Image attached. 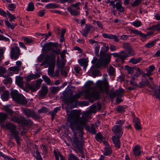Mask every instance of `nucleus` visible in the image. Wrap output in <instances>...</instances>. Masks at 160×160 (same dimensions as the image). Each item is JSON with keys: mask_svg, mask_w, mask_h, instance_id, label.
Segmentation results:
<instances>
[{"mask_svg": "<svg viewBox=\"0 0 160 160\" xmlns=\"http://www.w3.org/2000/svg\"><path fill=\"white\" fill-rule=\"evenodd\" d=\"M68 120L70 123L69 126L72 131L78 130L80 132V136L82 137V129L85 125L86 120L83 117L79 118L80 113L75 110H72L67 112Z\"/></svg>", "mask_w": 160, "mask_h": 160, "instance_id": "1", "label": "nucleus"}, {"mask_svg": "<svg viewBox=\"0 0 160 160\" xmlns=\"http://www.w3.org/2000/svg\"><path fill=\"white\" fill-rule=\"evenodd\" d=\"M97 84L99 91H94L92 96L95 99H98L99 97L100 93L103 92L104 91L106 93H108V83L107 82H102L99 81L97 82Z\"/></svg>", "mask_w": 160, "mask_h": 160, "instance_id": "2", "label": "nucleus"}, {"mask_svg": "<svg viewBox=\"0 0 160 160\" xmlns=\"http://www.w3.org/2000/svg\"><path fill=\"white\" fill-rule=\"evenodd\" d=\"M100 57L97 62L95 67L98 68L102 65H105L108 64L110 60V55L107 54L104 52H100Z\"/></svg>", "mask_w": 160, "mask_h": 160, "instance_id": "3", "label": "nucleus"}, {"mask_svg": "<svg viewBox=\"0 0 160 160\" xmlns=\"http://www.w3.org/2000/svg\"><path fill=\"white\" fill-rule=\"evenodd\" d=\"M50 58V56H47L46 57L45 60L44 62L46 63H49V59L50 60L49 66L48 71V74L51 77H55V75H54V70L55 64L54 60L55 58L53 56H52L51 58Z\"/></svg>", "mask_w": 160, "mask_h": 160, "instance_id": "4", "label": "nucleus"}, {"mask_svg": "<svg viewBox=\"0 0 160 160\" xmlns=\"http://www.w3.org/2000/svg\"><path fill=\"white\" fill-rule=\"evenodd\" d=\"M5 127L7 129L9 130L11 133L14 136V138L17 139H18V135L19 132L16 130V127L13 124L8 122L5 125Z\"/></svg>", "mask_w": 160, "mask_h": 160, "instance_id": "5", "label": "nucleus"}, {"mask_svg": "<svg viewBox=\"0 0 160 160\" xmlns=\"http://www.w3.org/2000/svg\"><path fill=\"white\" fill-rule=\"evenodd\" d=\"M20 51L19 48L14 47L11 49L10 56L12 59L16 60L18 58L20 54Z\"/></svg>", "mask_w": 160, "mask_h": 160, "instance_id": "6", "label": "nucleus"}, {"mask_svg": "<svg viewBox=\"0 0 160 160\" xmlns=\"http://www.w3.org/2000/svg\"><path fill=\"white\" fill-rule=\"evenodd\" d=\"M115 57H117L120 59L122 62H123L124 60L129 57L127 53L124 51H122L119 53H114L112 54Z\"/></svg>", "mask_w": 160, "mask_h": 160, "instance_id": "7", "label": "nucleus"}, {"mask_svg": "<svg viewBox=\"0 0 160 160\" xmlns=\"http://www.w3.org/2000/svg\"><path fill=\"white\" fill-rule=\"evenodd\" d=\"M124 92L123 89L119 88L115 92H113V91H111L109 94L111 98H114L116 96L120 97L122 96Z\"/></svg>", "mask_w": 160, "mask_h": 160, "instance_id": "8", "label": "nucleus"}, {"mask_svg": "<svg viewBox=\"0 0 160 160\" xmlns=\"http://www.w3.org/2000/svg\"><path fill=\"white\" fill-rule=\"evenodd\" d=\"M112 130L114 134L118 137H121L123 133L121 127L120 125H115L112 128Z\"/></svg>", "mask_w": 160, "mask_h": 160, "instance_id": "9", "label": "nucleus"}, {"mask_svg": "<svg viewBox=\"0 0 160 160\" xmlns=\"http://www.w3.org/2000/svg\"><path fill=\"white\" fill-rule=\"evenodd\" d=\"M9 118L11 121L18 123H24L25 122V118L22 117H18L16 116H11Z\"/></svg>", "mask_w": 160, "mask_h": 160, "instance_id": "10", "label": "nucleus"}, {"mask_svg": "<svg viewBox=\"0 0 160 160\" xmlns=\"http://www.w3.org/2000/svg\"><path fill=\"white\" fill-rule=\"evenodd\" d=\"M22 110L23 113L28 117H33L36 115L34 112L32 110L22 108Z\"/></svg>", "mask_w": 160, "mask_h": 160, "instance_id": "11", "label": "nucleus"}, {"mask_svg": "<svg viewBox=\"0 0 160 160\" xmlns=\"http://www.w3.org/2000/svg\"><path fill=\"white\" fill-rule=\"evenodd\" d=\"M103 143L105 145L104 155L106 156H108L111 153V148L108 145L107 141H104Z\"/></svg>", "mask_w": 160, "mask_h": 160, "instance_id": "12", "label": "nucleus"}, {"mask_svg": "<svg viewBox=\"0 0 160 160\" xmlns=\"http://www.w3.org/2000/svg\"><path fill=\"white\" fill-rule=\"evenodd\" d=\"M48 91V87L46 86L43 85L41 90L39 91V94L40 96L43 97L47 94Z\"/></svg>", "mask_w": 160, "mask_h": 160, "instance_id": "13", "label": "nucleus"}, {"mask_svg": "<svg viewBox=\"0 0 160 160\" xmlns=\"http://www.w3.org/2000/svg\"><path fill=\"white\" fill-rule=\"evenodd\" d=\"M88 61L86 59L81 58L78 60L80 65L83 67V69L86 70V68L88 65Z\"/></svg>", "mask_w": 160, "mask_h": 160, "instance_id": "14", "label": "nucleus"}, {"mask_svg": "<svg viewBox=\"0 0 160 160\" xmlns=\"http://www.w3.org/2000/svg\"><path fill=\"white\" fill-rule=\"evenodd\" d=\"M20 94L16 90L12 89L11 90V95L12 98L15 101L18 100V98Z\"/></svg>", "mask_w": 160, "mask_h": 160, "instance_id": "15", "label": "nucleus"}, {"mask_svg": "<svg viewBox=\"0 0 160 160\" xmlns=\"http://www.w3.org/2000/svg\"><path fill=\"white\" fill-rule=\"evenodd\" d=\"M91 28V25L89 24H87L85 25V27L83 30V32H81L83 36L87 37V34L89 32Z\"/></svg>", "mask_w": 160, "mask_h": 160, "instance_id": "16", "label": "nucleus"}, {"mask_svg": "<svg viewBox=\"0 0 160 160\" xmlns=\"http://www.w3.org/2000/svg\"><path fill=\"white\" fill-rule=\"evenodd\" d=\"M133 122L134 123V127L135 128L139 130L141 129V126L140 125V120L137 117H135L133 118Z\"/></svg>", "mask_w": 160, "mask_h": 160, "instance_id": "17", "label": "nucleus"}, {"mask_svg": "<svg viewBox=\"0 0 160 160\" xmlns=\"http://www.w3.org/2000/svg\"><path fill=\"white\" fill-rule=\"evenodd\" d=\"M8 70L11 74H17L20 70V69L19 67L14 66L9 68Z\"/></svg>", "mask_w": 160, "mask_h": 160, "instance_id": "18", "label": "nucleus"}, {"mask_svg": "<svg viewBox=\"0 0 160 160\" xmlns=\"http://www.w3.org/2000/svg\"><path fill=\"white\" fill-rule=\"evenodd\" d=\"M18 100L15 101L22 104H26L27 103V100L25 98L22 94L19 95V97L18 98Z\"/></svg>", "mask_w": 160, "mask_h": 160, "instance_id": "19", "label": "nucleus"}, {"mask_svg": "<svg viewBox=\"0 0 160 160\" xmlns=\"http://www.w3.org/2000/svg\"><path fill=\"white\" fill-rule=\"evenodd\" d=\"M97 106H96L92 105L90 108L89 110L85 113V114L87 115L92 113H95L97 112Z\"/></svg>", "mask_w": 160, "mask_h": 160, "instance_id": "20", "label": "nucleus"}, {"mask_svg": "<svg viewBox=\"0 0 160 160\" xmlns=\"http://www.w3.org/2000/svg\"><path fill=\"white\" fill-rule=\"evenodd\" d=\"M133 152L134 155L135 156H137L140 155L141 151L140 150L139 145H137L135 146L133 148Z\"/></svg>", "mask_w": 160, "mask_h": 160, "instance_id": "21", "label": "nucleus"}, {"mask_svg": "<svg viewBox=\"0 0 160 160\" xmlns=\"http://www.w3.org/2000/svg\"><path fill=\"white\" fill-rule=\"evenodd\" d=\"M16 82L19 87H22L23 86V78L20 76H18L16 77Z\"/></svg>", "mask_w": 160, "mask_h": 160, "instance_id": "22", "label": "nucleus"}, {"mask_svg": "<svg viewBox=\"0 0 160 160\" xmlns=\"http://www.w3.org/2000/svg\"><path fill=\"white\" fill-rule=\"evenodd\" d=\"M73 136L72 137L73 142V145L78 148V145L80 143L78 138L76 136L75 134H74Z\"/></svg>", "mask_w": 160, "mask_h": 160, "instance_id": "23", "label": "nucleus"}, {"mask_svg": "<svg viewBox=\"0 0 160 160\" xmlns=\"http://www.w3.org/2000/svg\"><path fill=\"white\" fill-rule=\"evenodd\" d=\"M67 10L71 15L73 16H77L79 13V12L78 11L72 9L71 7H68L67 8Z\"/></svg>", "mask_w": 160, "mask_h": 160, "instance_id": "24", "label": "nucleus"}, {"mask_svg": "<svg viewBox=\"0 0 160 160\" xmlns=\"http://www.w3.org/2000/svg\"><path fill=\"white\" fill-rule=\"evenodd\" d=\"M155 69V67L154 66L151 65L149 66V68L146 69L147 72L145 74V75L149 76L152 74V72Z\"/></svg>", "mask_w": 160, "mask_h": 160, "instance_id": "25", "label": "nucleus"}, {"mask_svg": "<svg viewBox=\"0 0 160 160\" xmlns=\"http://www.w3.org/2000/svg\"><path fill=\"white\" fill-rule=\"evenodd\" d=\"M112 141L116 147H117L118 148H120V142L119 141V139L118 138H116L115 136H112Z\"/></svg>", "mask_w": 160, "mask_h": 160, "instance_id": "26", "label": "nucleus"}, {"mask_svg": "<svg viewBox=\"0 0 160 160\" xmlns=\"http://www.w3.org/2000/svg\"><path fill=\"white\" fill-rule=\"evenodd\" d=\"M117 10L120 12H123L124 10V8L122 6L121 2H117L115 4Z\"/></svg>", "mask_w": 160, "mask_h": 160, "instance_id": "27", "label": "nucleus"}, {"mask_svg": "<svg viewBox=\"0 0 160 160\" xmlns=\"http://www.w3.org/2000/svg\"><path fill=\"white\" fill-rule=\"evenodd\" d=\"M142 60V58H132L130 59L129 60V62L133 64H136Z\"/></svg>", "mask_w": 160, "mask_h": 160, "instance_id": "28", "label": "nucleus"}, {"mask_svg": "<svg viewBox=\"0 0 160 160\" xmlns=\"http://www.w3.org/2000/svg\"><path fill=\"white\" fill-rule=\"evenodd\" d=\"M9 94L8 91H5L2 96V98L3 101L7 100L9 97Z\"/></svg>", "mask_w": 160, "mask_h": 160, "instance_id": "29", "label": "nucleus"}, {"mask_svg": "<svg viewBox=\"0 0 160 160\" xmlns=\"http://www.w3.org/2000/svg\"><path fill=\"white\" fill-rule=\"evenodd\" d=\"M66 50H63L62 52L60 53L61 57L62 58V65L63 66L65 65V60L64 59L65 56V54L66 52Z\"/></svg>", "mask_w": 160, "mask_h": 160, "instance_id": "30", "label": "nucleus"}, {"mask_svg": "<svg viewBox=\"0 0 160 160\" xmlns=\"http://www.w3.org/2000/svg\"><path fill=\"white\" fill-rule=\"evenodd\" d=\"M34 8V5L32 2H31L29 3L28 7L27 10L28 11H32Z\"/></svg>", "mask_w": 160, "mask_h": 160, "instance_id": "31", "label": "nucleus"}, {"mask_svg": "<svg viewBox=\"0 0 160 160\" xmlns=\"http://www.w3.org/2000/svg\"><path fill=\"white\" fill-rule=\"evenodd\" d=\"M7 69L3 66H0V76H3V75L6 73Z\"/></svg>", "mask_w": 160, "mask_h": 160, "instance_id": "32", "label": "nucleus"}, {"mask_svg": "<svg viewBox=\"0 0 160 160\" xmlns=\"http://www.w3.org/2000/svg\"><path fill=\"white\" fill-rule=\"evenodd\" d=\"M8 117L7 115L6 114L0 113V123L1 124L2 122H3Z\"/></svg>", "mask_w": 160, "mask_h": 160, "instance_id": "33", "label": "nucleus"}, {"mask_svg": "<svg viewBox=\"0 0 160 160\" xmlns=\"http://www.w3.org/2000/svg\"><path fill=\"white\" fill-rule=\"evenodd\" d=\"M125 69L129 74H132L133 73L134 68L133 67L126 66L125 67Z\"/></svg>", "mask_w": 160, "mask_h": 160, "instance_id": "34", "label": "nucleus"}, {"mask_svg": "<svg viewBox=\"0 0 160 160\" xmlns=\"http://www.w3.org/2000/svg\"><path fill=\"white\" fill-rule=\"evenodd\" d=\"M5 25L7 26L8 28H10L12 29H13L16 25V24L13 25L12 24H11L7 20H5Z\"/></svg>", "mask_w": 160, "mask_h": 160, "instance_id": "35", "label": "nucleus"}, {"mask_svg": "<svg viewBox=\"0 0 160 160\" xmlns=\"http://www.w3.org/2000/svg\"><path fill=\"white\" fill-rule=\"evenodd\" d=\"M132 25L136 27H139L142 25V23L139 20H136L132 23Z\"/></svg>", "mask_w": 160, "mask_h": 160, "instance_id": "36", "label": "nucleus"}, {"mask_svg": "<svg viewBox=\"0 0 160 160\" xmlns=\"http://www.w3.org/2000/svg\"><path fill=\"white\" fill-rule=\"evenodd\" d=\"M81 93L80 92H79L76 94L71 98V99L72 102H74L77 99L81 97Z\"/></svg>", "mask_w": 160, "mask_h": 160, "instance_id": "37", "label": "nucleus"}, {"mask_svg": "<svg viewBox=\"0 0 160 160\" xmlns=\"http://www.w3.org/2000/svg\"><path fill=\"white\" fill-rule=\"evenodd\" d=\"M57 45V44L56 43L50 42L45 44V47L46 48H49L48 49L49 50L50 49V48L51 47H56Z\"/></svg>", "mask_w": 160, "mask_h": 160, "instance_id": "38", "label": "nucleus"}, {"mask_svg": "<svg viewBox=\"0 0 160 160\" xmlns=\"http://www.w3.org/2000/svg\"><path fill=\"white\" fill-rule=\"evenodd\" d=\"M42 78L45 82L48 84L50 85L51 82L50 79L46 75H43L42 76Z\"/></svg>", "mask_w": 160, "mask_h": 160, "instance_id": "39", "label": "nucleus"}, {"mask_svg": "<svg viewBox=\"0 0 160 160\" xmlns=\"http://www.w3.org/2000/svg\"><path fill=\"white\" fill-rule=\"evenodd\" d=\"M156 44V42L154 41H153L151 42H148L147 44H146L145 45V47L146 48H149L152 47L153 46H154Z\"/></svg>", "mask_w": 160, "mask_h": 160, "instance_id": "40", "label": "nucleus"}, {"mask_svg": "<svg viewBox=\"0 0 160 160\" xmlns=\"http://www.w3.org/2000/svg\"><path fill=\"white\" fill-rule=\"evenodd\" d=\"M58 65L59 67L61 68V73L62 75L64 76H66L67 75V72L63 69V68L64 67V66H63L62 64H61V65L58 64Z\"/></svg>", "mask_w": 160, "mask_h": 160, "instance_id": "41", "label": "nucleus"}, {"mask_svg": "<svg viewBox=\"0 0 160 160\" xmlns=\"http://www.w3.org/2000/svg\"><path fill=\"white\" fill-rule=\"evenodd\" d=\"M81 3L80 2H78L75 4H72L71 5L70 7H74L75 8H76L77 10L80 9V6H81Z\"/></svg>", "mask_w": 160, "mask_h": 160, "instance_id": "42", "label": "nucleus"}, {"mask_svg": "<svg viewBox=\"0 0 160 160\" xmlns=\"http://www.w3.org/2000/svg\"><path fill=\"white\" fill-rule=\"evenodd\" d=\"M97 140L100 142L102 141V135L99 133H98L96 136Z\"/></svg>", "mask_w": 160, "mask_h": 160, "instance_id": "43", "label": "nucleus"}, {"mask_svg": "<svg viewBox=\"0 0 160 160\" xmlns=\"http://www.w3.org/2000/svg\"><path fill=\"white\" fill-rule=\"evenodd\" d=\"M4 109L10 115H12L13 113V112L7 106L5 107Z\"/></svg>", "mask_w": 160, "mask_h": 160, "instance_id": "44", "label": "nucleus"}, {"mask_svg": "<svg viewBox=\"0 0 160 160\" xmlns=\"http://www.w3.org/2000/svg\"><path fill=\"white\" fill-rule=\"evenodd\" d=\"M108 73L109 75H113L115 72L114 68L112 66H110L108 70Z\"/></svg>", "mask_w": 160, "mask_h": 160, "instance_id": "45", "label": "nucleus"}, {"mask_svg": "<svg viewBox=\"0 0 160 160\" xmlns=\"http://www.w3.org/2000/svg\"><path fill=\"white\" fill-rule=\"evenodd\" d=\"M46 7L48 8H54L58 7V6L53 3H49L47 5Z\"/></svg>", "mask_w": 160, "mask_h": 160, "instance_id": "46", "label": "nucleus"}, {"mask_svg": "<svg viewBox=\"0 0 160 160\" xmlns=\"http://www.w3.org/2000/svg\"><path fill=\"white\" fill-rule=\"evenodd\" d=\"M60 107H57L54 109L53 111L51 113L52 119H53L55 115L58 111L60 109Z\"/></svg>", "mask_w": 160, "mask_h": 160, "instance_id": "47", "label": "nucleus"}, {"mask_svg": "<svg viewBox=\"0 0 160 160\" xmlns=\"http://www.w3.org/2000/svg\"><path fill=\"white\" fill-rule=\"evenodd\" d=\"M16 8V5L13 3H10L8 4V8L9 10L13 11Z\"/></svg>", "mask_w": 160, "mask_h": 160, "instance_id": "48", "label": "nucleus"}, {"mask_svg": "<svg viewBox=\"0 0 160 160\" xmlns=\"http://www.w3.org/2000/svg\"><path fill=\"white\" fill-rule=\"evenodd\" d=\"M60 88L58 87H53L51 88V91L52 93L58 92Z\"/></svg>", "mask_w": 160, "mask_h": 160, "instance_id": "49", "label": "nucleus"}, {"mask_svg": "<svg viewBox=\"0 0 160 160\" xmlns=\"http://www.w3.org/2000/svg\"><path fill=\"white\" fill-rule=\"evenodd\" d=\"M12 82V78L10 77H8L5 79L3 81V83L6 84L8 83H11Z\"/></svg>", "mask_w": 160, "mask_h": 160, "instance_id": "50", "label": "nucleus"}, {"mask_svg": "<svg viewBox=\"0 0 160 160\" xmlns=\"http://www.w3.org/2000/svg\"><path fill=\"white\" fill-rule=\"evenodd\" d=\"M42 82V80L41 79H39L37 80L35 86L38 89L40 88Z\"/></svg>", "mask_w": 160, "mask_h": 160, "instance_id": "51", "label": "nucleus"}, {"mask_svg": "<svg viewBox=\"0 0 160 160\" xmlns=\"http://www.w3.org/2000/svg\"><path fill=\"white\" fill-rule=\"evenodd\" d=\"M68 159L71 160H79L74 154L72 153L69 154Z\"/></svg>", "mask_w": 160, "mask_h": 160, "instance_id": "52", "label": "nucleus"}, {"mask_svg": "<svg viewBox=\"0 0 160 160\" xmlns=\"http://www.w3.org/2000/svg\"><path fill=\"white\" fill-rule=\"evenodd\" d=\"M7 15L10 19V21H13L14 19L16 18L13 15L10 14L8 11H7Z\"/></svg>", "mask_w": 160, "mask_h": 160, "instance_id": "53", "label": "nucleus"}, {"mask_svg": "<svg viewBox=\"0 0 160 160\" xmlns=\"http://www.w3.org/2000/svg\"><path fill=\"white\" fill-rule=\"evenodd\" d=\"M103 46L102 48L101 49H102L105 51H108L109 50V47L108 44L105 43H103Z\"/></svg>", "mask_w": 160, "mask_h": 160, "instance_id": "54", "label": "nucleus"}, {"mask_svg": "<svg viewBox=\"0 0 160 160\" xmlns=\"http://www.w3.org/2000/svg\"><path fill=\"white\" fill-rule=\"evenodd\" d=\"M22 39L24 41L28 44L31 43L32 42V39L28 37H23Z\"/></svg>", "mask_w": 160, "mask_h": 160, "instance_id": "55", "label": "nucleus"}, {"mask_svg": "<svg viewBox=\"0 0 160 160\" xmlns=\"http://www.w3.org/2000/svg\"><path fill=\"white\" fill-rule=\"evenodd\" d=\"M93 85V82L92 81L88 82L86 84V87L89 90L90 89L92 88Z\"/></svg>", "mask_w": 160, "mask_h": 160, "instance_id": "56", "label": "nucleus"}, {"mask_svg": "<svg viewBox=\"0 0 160 160\" xmlns=\"http://www.w3.org/2000/svg\"><path fill=\"white\" fill-rule=\"evenodd\" d=\"M141 2V0H135L133 3L132 4V6L133 7H135L139 5Z\"/></svg>", "mask_w": 160, "mask_h": 160, "instance_id": "57", "label": "nucleus"}, {"mask_svg": "<svg viewBox=\"0 0 160 160\" xmlns=\"http://www.w3.org/2000/svg\"><path fill=\"white\" fill-rule=\"evenodd\" d=\"M99 49L100 46L99 45H97L94 48L95 53L96 55H98Z\"/></svg>", "mask_w": 160, "mask_h": 160, "instance_id": "58", "label": "nucleus"}, {"mask_svg": "<svg viewBox=\"0 0 160 160\" xmlns=\"http://www.w3.org/2000/svg\"><path fill=\"white\" fill-rule=\"evenodd\" d=\"M127 52L128 53L127 54H128V55H129V56H133L135 54V53L134 51H133L131 48L128 49Z\"/></svg>", "mask_w": 160, "mask_h": 160, "instance_id": "59", "label": "nucleus"}, {"mask_svg": "<svg viewBox=\"0 0 160 160\" xmlns=\"http://www.w3.org/2000/svg\"><path fill=\"white\" fill-rule=\"evenodd\" d=\"M54 152L55 155L56 160H59V157L60 158V156H62L60 153H57L55 150L54 151Z\"/></svg>", "mask_w": 160, "mask_h": 160, "instance_id": "60", "label": "nucleus"}, {"mask_svg": "<svg viewBox=\"0 0 160 160\" xmlns=\"http://www.w3.org/2000/svg\"><path fill=\"white\" fill-rule=\"evenodd\" d=\"M116 110L118 112H123L125 111L124 107L122 106L118 107L117 108Z\"/></svg>", "mask_w": 160, "mask_h": 160, "instance_id": "61", "label": "nucleus"}, {"mask_svg": "<svg viewBox=\"0 0 160 160\" xmlns=\"http://www.w3.org/2000/svg\"><path fill=\"white\" fill-rule=\"evenodd\" d=\"M148 29L150 30H158L157 24L150 27Z\"/></svg>", "mask_w": 160, "mask_h": 160, "instance_id": "62", "label": "nucleus"}, {"mask_svg": "<svg viewBox=\"0 0 160 160\" xmlns=\"http://www.w3.org/2000/svg\"><path fill=\"white\" fill-rule=\"evenodd\" d=\"M36 158L37 160H42L39 152L37 150L35 152Z\"/></svg>", "mask_w": 160, "mask_h": 160, "instance_id": "63", "label": "nucleus"}, {"mask_svg": "<svg viewBox=\"0 0 160 160\" xmlns=\"http://www.w3.org/2000/svg\"><path fill=\"white\" fill-rule=\"evenodd\" d=\"M28 88L30 89L32 92H35L38 89L36 86H32L29 85Z\"/></svg>", "mask_w": 160, "mask_h": 160, "instance_id": "64", "label": "nucleus"}]
</instances>
